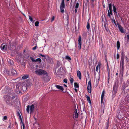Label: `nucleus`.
<instances>
[{
	"label": "nucleus",
	"mask_w": 129,
	"mask_h": 129,
	"mask_svg": "<svg viewBox=\"0 0 129 129\" xmlns=\"http://www.w3.org/2000/svg\"><path fill=\"white\" fill-rule=\"evenodd\" d=\"M34 105L33 104L30 106L29 105H28L26 108V111L28 113H29L30 112V113H33L34 111Z\"/></svg>",
	"instance_id": "1"
},
{
	"label": "nucleus",
	"mask_w": 129,
	"mask_h": 129,
	"mask_svg": "<svg viewBox=\"0 0 129 129\" xmlns=\"http://www.w3.org/2000/svg\"><path fill=\"white\" fill-rule=\"evenodd\" d=\"M35 72L36 74L39 75L47 74L46 71L41 69H37L35 71Z\"/></svg>",
	"instance_id": "2"
},
{
	"label": "nucleus",
	"mask_w": 129,
	"mask_h": 129,
	"mask_svg": "<svg viewBox=\"0 0 129 129\" xmlns=\"http://www.w3.org/2000/svg\"><path fill=\"white\" fill-rule=\"evenodd\" d=\"M14 97H13L12 98L9 96H8L7 97V100H6V102L9 104L12 105V101H13V99H14Z\"/></svg>",
	"instance_id": "3"
},
{
	"label": "nucleus",
	"mask_w": 129,
	"mask_h": 129,
	"mask_svg": "<svg viewBox=\"0 0 129 129\" xmlns=\"http://www.w3.org/2000/svg\"><path fill=\"white\" fill-rule=\"evenodd\" d=\"M87 91L88 92L91 93V81L90 80H89L87 85Z\"/></svg>",
	"instance_id": "4"
},
{
	"label": "nucleus",
	"mask_w": 129,
	"mask_h": 129,
	"mask_svg": "<svg viewBox=\"0 0 129 129\" xmlns=\"http://www.w3.org/2000/svg\"><path fill=\"white\" fill-rule=\"evenodd\" d=\"M29 58L33 62H38L39 63H40L42 61L41 59L40 58H38L36 59H34L33 57H30Z\"/></svg>",
	"instance_id": "5"
},
{
	"label": "nucleus",
	"mask_w": 129,
	"mask_h": 129,
	"mask_svg": "<svg viewBox=\"0 0 129 129\" xmlns=\"http://www.w3.org/2000/svg\"><path fill=\"white\" fill-rule=\"evenodd\" d=\"M81 39L80 36H79V37L78 41V48L79 49H80L81 48Z\"/></svg>",
	"instance_id": "6"
},
{
	"label": "nucleus",
	"mask_w": 129,
	"mask_h": 129,
	"mask_svg": "<svg viewBox=\"0 0 129 129\" xmlns=\"http://www.w3.org/2000/svg\"><path fill=\"white\" fill-rule=\"evenodd\" d=\"M117 25H118V28L120 31L122 33H124L123 28L118 24H117Z\"/></svg>",
	"instance_id": "7"
},
{
	"label": "nucleus",
	"mask_w": 129,
	"mask_h": 129,
	"mask_svg": "<svg viewBox=\"0 0 129 129\" xmlns=\"http://www.w3.org/2000/svg\"><path fill=\"white\" fill-rule=\"evenodd\" d=\"M117 86H114L113 87V95H115L117 91Z\"/></svg>",
	"instance_id": "8"
},
{
	"label": "nucleus",
	"mask_w": 129,
	"mask_h": 129,
	"mask_svg": "<svg viewBox=\"0 0 129 129\" xmlns=\"http://www.w3.org/2000/svg\"><path fill=\"white\" fill-rule=\"evenodd\" d=\"M125 58V56L124 54L122 53V55L121 56V59L120 61V63H122V64H123L124 59Z\"/></svg>",
	"instance_id": "9"
},
{
	"label": "nucleus",
	"mask_w": 129,
	"mask_h": 129,
	"mask_svg": "<svg viewBox=\"0 0 129 129\" xmlns=\"http://www.w3.org/2000/svg\"><path fill=\"white\" fill-rule=\"evenodd\" d=\"M78 115V114L77 111L76 109L74 111L73 115L74 118H77Z\"/></svg>",
	"instance_id": "10"
},
{
	"label": "nucleus",
	"mask_w": 129,
	"mask_h": 129,
	"mask_svg": "<svg viewBox=\"0 0 129 129\" xmlns=\"http://www.w3.org/2000/svg\"><path fill=\"white\" fill-rule=\"evenodd\" d=\"M65 6L64 5L61 4L60 7V9L61 12V13H63L64 12V10L63 9L64 8Z\"/></svg>",
	"instance_id": "11"
},
{
	"label": "nucleus",
	"mask_w": 129,
	"mask_h": 129,
	"mask_svg": "<svg viewBox=\"0 0 129 129\" xmlns=\"http://www.w3.org/2000/svg\"><path fill=\"white\" fill-rule=\"evenodd\" d=\"M55 86L58 89L63 91L64 89L63 87L62 86L58 85H55Z\"/></svg>",
	"instance_id": "12"
},
{
	"label": "nucleus",
	"mask_w": 129,
	"mask_h": 129,
	"mask_svg": "<svg viewBox=\"0 0 129 129\" xmlns=\"http://www.w3.org/2000/svg\"><path fill=\"white\" fill-rule=\"evenodd\" d=\"M105 93V91L104 90H103L102 92V93L101 96V104H102L103 99L104 96V94Z\"/></svg>",
	"instance_id": "13"
},
{
	"label": "nucleus",
	"mask_w": 129,
	"mask_h": 129,
	"mask_svg": "<svg viewBox=\"0 0 129 129\" xmlns=\"http://www.w3.org/2000/svg\"><path fill=\"white\" fill-rule=\"evenodd\" d=\"M122 89L124 92L126 90V92L128 91L127 90H129V87L127 88V86L125 87V86H123Z\"/></svg>",
	"instance_id": "14"
},
{
	"label": "nucleus",
	"mask_w": 129,
	"mask_h": 129,
	"mask_svg": "<svg viewBox=\"0 0 129 129\" xmlns=\"http://www.w3.org/2000/svg\"><path fill=\"white\" fill-rule=\"evenodd\" d=\"M77 75L78 77H79L80 79H81V73L80 71H78L77 72Z\"/></svg>",
	"instance_id": "15"
},
{
	"label": "nucleus",
	"mask_w": 129,
	"mask_h": 129,
	"mask_svg": "<svg viewBox=\"0 0 129 129\" xmlns=\"http://www.w3.org/2000/svg\"><path fill=\"white\" fill-rule=\"evenodd\" d=\"M1 49L2 50H6L7 48V46L6 45H3L2 44L1 45Z\"/></svg>",
	"instance_id": "16"
},
{
	"label": "nucleus",
	"mask_w": 129,
	"mask_h": 129,
	"mask_svg": "<svg viewBox=\"0 0 129 129\" xmlns=\"http://www.w3.org/2000/svg\"><path fill=\"white\" fill-rule=\"evenodd\" d=\"M12 74L13 75H15L17 74V72L15 70L12 69L11 70Z\"/></svg>",
	"instance_id": "17"
},
{
	"label": "nucleus",
	"mask_w": 129,
	"mask_h": 129,
	"mask_svg": "<svg viewBox=\"0 0 129 129\" xmlns=\"http://www.w3.org/2000/svg\"><path fill=\"white\" fill-rule=\"evenodd\" d=\"M112 10L110 12V10H108V15L109 17H111V15H112Z\"/></svg>",
	"instance_id": "18"
},
{
	"label": "nucleus",
	"mask_w": 129,
	"mask_h": 129,
	"mask_svg": "<svg viewBox=\"0 0 129 129\" xmlns=\"http://www.w3.org/2000/svg\"><path fill=\"white\" fill-rule=\"evenodd\" d=\"M117 49L118 50H119V49L120 47V42L119 41H118L117 42Z\"/></svg>",
	"instance_id": "19"
},
{
	"label": "nucleus",
	"mask_w": 129,
	"mask_h": 129,
	"mask_svg": "<svg viewBox=\"0 0 129 129\" xmlns=\"http://www.w3.org/2000/svg\"><path fill=\"white\" fill-rule=\"evenodd\" d=\"M86 97L87 99V100L88 101V102L90 104H91V102L89 97L87 95H86Z\"/></svg>",
	"instance_id": "20"
},
{
	"label": "nucleus",
	"mask_w": 129,
	"mask_h": 129,
	"mask_svg": "<svg viewBox=\"0 0 129 129\" xmlns=\"http://www.w3.org/2000/svg\"><path fill=\"white\" fill-rule=\"evenodd\" d=\"M100 65L99 64L96 67V71L98 72L99 70L100 69Z\"/></svg>",
	"instance_id": "21"
},
{
	"label": "nucleus",
	"mask_w": 129,
	"mask_h": 129,
	"mask_svg": "<svg viewBox=\"0 0 129 129\" xmlns=\"http://www.w3.org/2000/svg\"><path fill=\"white\" fill-rule=\"evenodd\" d=\"M28 75L23 76L22 77V78L23 79H25L28 78Z\"/></svg>",
	"instance_id": "22"
},
{
	"label": "nucleus",
	"mask_w": 129,
	"mask_h": 129,
	"mask_svg": "<svg viewBox=\"0 0 129 129\" xmlns=\"http://www.w3.org/2000/svg\"><path fill=\"white\" fill-rule=\"evenodd\" d=\"M29 18L30 20L31 21L32 23H34V21L33 20L32 18L30 16H29Z\"/></svg>",
	"instance_id": "23"
},
{
	"label": "nucleus",
	"mask_w": 129,
	"mask_h": 129,
	"mask_svg": "<svg viewBox=\"0 0 129 129\" xmlns=\"http://www.w3.org/2000/svg\"><path fill=\"white\" fill-rule=\"evenodd\" d=\"M109 10L111 12L112 10V5L111 4H110L109 5Z\"/></svg>",
	"instance_id": "24"
},
{
	"label": "nucleus",
	"mask_w": 129,
	"mask_h": 129,
	"mask_svg": "<svg viewBox=\"0 0 129 129\" xmlns=\"http://www.w3.org/2000/svg\"><path fill=\"white\" fill-rule=\"evenodd\" d=\"M74 86L75 88H77L79 87V85L78 84L76 83H74Z\"/></svg>",
	"instance_id": "25"
},
{
	"label": "nucleus",
	"mask_w": 129,
	"mask_h": 129,
	"mask_svg": "<svg viewBox=\"0 0 129 129\" xmlns=\"http://www.w3.org/2000/svg\"><path fill=\"white\" fill-rule=\"evenodd\" d=\"M39 22L38 21H37L35 23V25L36 26H38Z\"/></svg>",
	"instance_id": "26"
},
{
	"label": "nucleus",
	"mask_w": 129,
	"mask_h": 129,
	"mask_svg": "<svg viewBox=\"0 0 129 129\" xmlns=\"http://www.w3.org/2000/svg\"><path fill=\"white\" fill-rule=\"evenodd\" d=\"M65 58L66 59H68L69 60H71V58L68 56H66Z\"/></svg>",
	"instance_id": "27"
},
{
	"label": "nucleus",
	"mask_w": 129,
	"mask_h": 129,
	"mask_svg": "<svg viewBox=\"0 0 129 129\" xmlns=\"http://www.w3.org/2000/svg\"><path fill=\"white\" fill-rule=\"evenodd\" d=\"M90 25L88 23V22L87 23V25L86 26V27H87V29L88 30H89V29L90 28Z\"/></svg>",
	"instance_id": "28"
},
{
	"label": "nucleus",
	"mask_w": 129,
	"mask_h": 129,
	"mask_svg": "<svg viewBox=\"0 0 129 129\" xmlns=\"http://www.w3.org/2000/svg\"><path fill=\"white\" fill-rule=\"evenodd\" d=\"M113 11L114 13H116V8L114 6L113 7Z\"/></svg>",
	"instance_id": "29"
},
{
	"label": "nucleus",
	"mask_w": 129,
	"mask_h": 129,
	"mask_svg": "<svg viewBox=\"0 0 129 129\" xmlns=\"http://www.w3.org/2000/svg\"><path fill=\"white\" fill-rule=\"evenodd\" d=\"M112 22H114V23L115 24V25L116 26H117V24H116V23L115 22V20L114 19H112Z\"/></svg>",
	"instance_id": "30"
},
{
	"label": "nucleus",
	"mask_w": 129,
	"mask_h": 129,
	"mask_svg": "<svg viewBox=\"0 0 129 129\" xmlns=\"http://www.w3.org/2000/svg\"><path fill=\"white\" fill-rule=\"evenodd\" d=\"M70 81L71 84H73V80L72 78H71L70 80Z\"/></svg>",
	"instance_id": "31"
},
{
	"label": "nucleus",
	"mask_w": 129,
	"mask_h": 129,
	"mask_svg": "<svg viewBox=\"0 0 129 129\" xmlns=\"http://www.w3.org/2000/svg\"><path fill=\"white\" fill-rule=\"evenodd\" d=\"M7 117L6 116H5L3 117V121H4L5 120H6L7 119Z\"/></svg>",
	"instance_id": "32"
},
{
	"label": "nucleus",
	"mask_w": 129,
	"mask_h": 129,
	"mask_svg": "<svg viewBox=\"0 0 129 129\" xmlns=\"http://www.w3.org/2000/svg\"><path fill=\"white\" fill-rule=\"evenodd\" d=\"M79 6V4L78 3H77L76 5L75 8L77 9L78 8Z\"/></svg>",
	"instance_id": "33"
},
{
	"label": "nucleus",
	"mask_w": 129,
	"mask_h": 129,
	"mask_svg": "<svg viewBox=\"0 0 129 129\" xmlns=\"http://www.w3.org/2000/svg\"><path fill=\"white\" fill-rule=\"evenodd\" d=\"M55 18V17L54 16H53L52 17V19L51 20V22H52L54 20Z\"/></svg>",
	"instance_id": "34"
},
{
	"label": "nucleus",
	"mask_w": 129,
	"mask_h": 129,
	"mask_svg": "<svg viewBox=\"0 0 129 129\" xmlns=\"http://www.w3.org/2000/svg\"><path fill=\"white\" fill-rule=\"evenodd\" d=\"M100 78L99 77H98V78L97 80H96V82L97 83H98L99 82V80H100Z\"/></svg>",
	"instance_id": "35"
},
{
	"label": "nucleus",
	"mask_w": 129,
	"mask_h": 129,
	"mask_svg": "<svg viewBox=\"0 0 129 129\" xmlns=\"http://www.w3.org/2000/svg\"><path fill=\"white\" fill-rule=\"evenodd\" d=\"M126 37L127 39V41H129V34L126 35Z\"/></svg>",
	"instance_id": "36"
},
{
	"label": "nucleus",
	"mask_w": 129,
	"mask_h": 129,
	"mask_svg": "<svg viewBox=\"0 0 129 129\" xmlns=\"http://www.w3.org/2000/svg\"><path fill=\"white\" fill-rule=\"evenodd\" d=\"M89 79V75H88V76H87V77H86V82H87V81Z\"/></svg>",
	"instance_id": "37"
},
{
	"label": "nucleus",
	"mask_w": 129,
	"mask_h": 129,
	"mask_svg": "<svg viewBox=\"0 0 129 129\" xmlns=\"http://www.w3.org/2000/svg\"><path fill=\"white\" fill-rule=\"evenodd\" d=\"M125 59L126 60V61L127 62H128V58L126 56H125Z\"/></svg>",
	"instance_id": "38"
},
{
	"label": "nucleus",
	"mask_w": 129,
	"mask_h": 129,
	"mask_svg": "<svg viewBox=\"0 0 129 129\" xmlns=\"http://www.w3.org/2000/svg\"><path fill=\"white\" fill-rule=\"evenodd\" d=\"M37 48V46H35V47H34L32 49L34 50H35L36 48Z\"/></svg>",
	"instance_id": "39"
},
{
	"label": "nucleus",
	"mask_w": 129,
	"mask_h": 129,
	"mask_svg": "<svg viewBox=\"0 0 129 129\" xmlns=\"http://www.w3.org/2000/svg\"><path fill=\"white\" fill-rule=\"evenodd\" d=\"M22 127L21 128V129H24V124L22 123Z\"/></svg>",
	"instance_id": "40"
},
{
	"label": "nucleus",
	"mask_w": 129,
	"mask_h": 129,
	"mask_svg": "<svg viewBox=\"0 0 129 129\" xmlns=\"http://www.w3.org/2000/svg\"><path fill=\"white\" fill-rule=\"evenodd\" d=\"M119 57V56L118 53H117V58L118 59Z\"/></svg>",
	"instance_id": "41"
},
{
	"label": "nucleus",
	"mask_w": 129,
	"mask_h": 129,
	"mask_svg": "<svg viewBox=\"0 0 129 129\" xmlns=\"http://www.w3.org/2000/svg\"><path fill=\"white\" fill-rule=\"evenodd\" d=\"M64 0H62V2L61 4L64 5Z\"/></svg>",
	"instance_id": "42"
},
{
	"label": "nucleus",
	"mask_w": 129,
	"mask_h": 129,
	"mask_svg": "<svg viewBox=\"0 0 129 129\" xmlns=\"http://www.w3.org/2000/svg\"><path fill=\"white\" fill-rule=\"evenodd\" d=\"M108 74H109L110 73V69L109 68H108Z\"/></svg>",
	"instance_id": "43"
},
{
	"label": "nucleus",
	"mask_w": 129,
	"mask_h": 129,
	"mask_svg": "<svg viewBox=\"0 0 129 129\" xmlns=\"http://www.w3.org/2000/svg\"><path fill=\"white\" fill-rule=\"evenodd\" d=\"M110 79V77H109V74H108V82H109V79Z\"/></svg>",
	"instance_id": "44"
},
{
	"label": "nucleus",
	"mask_w": 129,
	"mask_h": 129,
	"mask_svg": "<svg viewBox=\"0 0 129 129\" xmlns=\"http://www.w3.org/2000/svg\"><path fill=\"white\" fill-rule=\"evenodd\" d=\"M64 82L66 83H67V80L66 79H65L64 80Z\"/></svg>",
	"instance_id": "45"
},
{
	"label": "nucleus",
	"mask_w": 129,
	"mask_h": 129,
	"mask_svg": "<svg viewBox=\"0 0 129 129\" xmlns=\"http://www.w3.org/2000/svg\"><path fill=\"white\" fill-rule=\"evenodd\" d=\"M109 121H108L107 122V127L109 126Z\"/></svg>",
	"instance_id": "46"
},
{
	"label": "nucleus",
	"mask_w": 129,
	"mask_h": 129,
	"mask_svg": "<svg viewBox=\"0 0 129 129\" xmlns=\"http://www.w3.org/2000/svg\"><path fill=\"white\" fill-rule=\"evenodd\" d=\"M16 88L17 89H18L19 88V86L18 85H17L16 87Z\"/></svg>",
	"instance_id": "47"
},
{
	"label": "nucleus",
	"mask_w": 129,
	"mask_h": 129,
	"mask_svg": "<svg viewBox=\"0 0 129 129\" xmlns=\"http://www.w3.org/2000/svg\"><path fill=\"white\" fill-rule=\"evenodd\" d=\"M41 56H42V57H44V56H45L44 55H42V54H41Z\"/></svg>",
	"instance_id": "48"
},
{
	"label": "nucleus",
	"mask_w": 129,
	"mask_h": 129,
	"mask_svg": "<svg viewBox=\"0 0 129 129\" xmlns=\"http://www.w3.org/2000/svg\"><path fill=\"white\" fill-rule=\"evenodd\" d=\"M75 12H77V9H75Z\"/></svg>",
	"instance_id": "49"
},
{
	"label": "nucleus",
	"mask_w": 129,
	"mask_h": 129,
	"mask_svg": "<svg viewBox=\"0 0 129 129\" xmlns=\"http://www.w3.org/2000/svg\"><path fill=\"white\" fill-rule=\"evenodd\" d=\"M23 88H26V87L25 86H23Z\"/></svg>",
	"instance_id": "50"
},
{
	"label": "nucleus",
	"mask_w": 129,
	"mask_h": 129,
	"mask_svg": "<svg viewBox=\"0 0 129 129\" xmlns=\"http://www.w3.org/2000/svg\"><path fill=\"white\" fill-rule=\"evenodd\" d=\"M64 86H65L66 87H67L66 85H65V84H64Z\"/></svg>",
	"instance_id": "51"
},
{
	"label": "nucleus",
	"mask_w": 129,
	"mask_h": 129,
	"mask_svg": "<svg viewBox=\"0 0 129 129\" xmlns=\"http://www.w3.org/2000/svg\"><path fill=\"white\" fill-rule=\"evenodd\" d=\"M75 89V90L76 91V92L77 91V89Z\"/></svg>",
	"instance_id": "52"
},
{
	"label": "nucleus",
	"mask_w": 129,
	"mask_h": 129,
	"mask_svg": "<svg viewBox=\"0 0 129 129\" xmlns=\"http://www.w3.org/2000/svg\"><path fill=\"white\" fill-rule=\"evenodd\" d=\"M18 90V92H19V93H20V91L19 90Z\"/></svg>",
	"instance_id": "53"
},
{
	"label": "nucleus",
	"mask_w": 129,
	"mask_h": 129,
	"mask_svg": "<svg viewBox=\"0 0 129 129\" xmlns=\"http://www.w3.org/2000/svg\"><path fill=\"white\" fill-rule=\"evenodd\" d=\"M91 0L93 2L94 0Z\"/></svg>",
	"instance_id": "54"
},
{
	"label": "nucleus",
	"mask_w": 129,
	"mask_h": 129,
	"mask_svg": "<svg viewBox=\"0 0 129 129\" xmlns=\"http://www.w3.org/2000/svg\"><path fill=\"white\" fill-rule=\"evenodd\" d=\"M16 92H17V93H18V91H16Z\"/></svg>",
	"instance_id": "55"
},
{
	"label": "nucleus",
	"mask_w": 129,
	"mask_h": 129,
	"mask_svg": "<svg viewBox=\"0 0 129 129\" xmlns=\"http://www.w3.org/2000/svg\"><path fill=\"white\" fill-rule=\"evenodd\" d=\"M35 119L36 120V118H35Z\"/></svg>",
	"instance_id": "56"
},
{
	"label": "nucleus",
	"mask_w": 129,
	"mask_h": 129,
	"mask_svg": "<svg viewBox=\"0 0 129 129\" xmlns=\"http://www.w3.org/2000/svg\"><path fill=\"white\" fill-rule=\"evenodd\" d=\"M67 0V1H69V0Z\"/></svg>",
	"instance_id": "57"
},
{
	"label": "nucleus",
	"mask_w": 129,
	"mask_h": 129,
	"mask_svg": "<svg viewBox=\"0 0 129 129\" xmlns=\"http://www.w3.org/2000/svg\"><path fill=\"white\" fill-rule=\"evenodd\" d=\"M117 73H116V75H117Z\"/></svg>",
	"instance_id": "58"
}]
</instances>
